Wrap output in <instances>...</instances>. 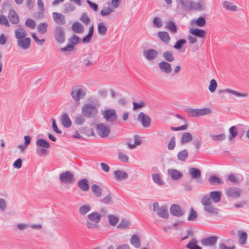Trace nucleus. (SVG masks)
Wrapping results in <instances>:
<instances>
[{
	"label": "nucleus",
	"mask_w": 249,
	"mask_h": 249,
	"mask_svg": "<svg viewBox=\"0 0 249 249\" xmlns=\"http://www.w3.org/2000/svg\"><path fill=\"white\" fill-rule=\"evenodd\" d=\"M217 237L214 236L203 238L201 240V244L205 246H213L217 242Z\"/></svg>",
	"instance_id": "nucleus-18"
},
{
	"label": "nucleus",
	"mask_w": 249,
	"mask_h": 249,
	"mask_svg": "<svg viewBox=\"0 0 249 249\" xmlns=\"http://www.w3.org/2000/svg\"><path fill=\"white\" fill-rule=\"evenodd\" d=\"M102 115L107 122H112L117 119L118 116L114 109H107L103 111Z\"/></svg>",
	"instance_id": "nucleus-8"
},
{
	"label": "nucleus",
	"mask_w": 249,
	"mask_h": 249,
	"mask_svg": "<svg viewBox=\"0 0 249 249\" xmlns=\"http://www.w3.org/2000/svg\"><path fill=\"white\" fill-rule=\"evenodd\" d=\"M97 30L100 35L104 36L107 34V28L104 23L100 22L98 24Z\"/></svg>",
	"instance_id": "nucleus-45"
},
{
	"label": "nucleus",
	"mask_w": 249,
	"mask_h": 249,
	"mask_svg": "<svg viewBox=\"0 0 249 249\" xmlns=\"http://www.w3.org/2000/svg\"><path fill=\"white\" fill-rule=\"evenodd\" d=\"M197 240L196 239H192L186 245V247L189 249H202L199 246L196 245Z\"/></svg>",
	"instance_id": "nucleus-52"
},
{
	"label": "nucleus",
	"mask_w": 249,
	"mask_h": 249,
	"mask_svg": "<svg viewBox=\"0 0 249 249\" xmlns=\"http://www.w3.org/2000/svg\"><path fill=\"white\" fill-rule=\"evenodd\" d=\"M221 92L229 93L233 94V95L236 96V97H238L247 98L249 96V94L247 93L239 92L236 91L235 90H232V89H224V90H222L221 91Z\"/></svg>",
	"instance_id": "nucleus-27"
},
{
	"label": "nucleus",
	"mask_w": 249,
	"mask_h": 249,
	"mask_svg": "<svg viewBox=\"0 0 249 249\" xmlns=\"http://www.w3.org/2000/svg\"><path fill=\"white\" fill-rule=\"evenodd\" d=\"M202 6L200 3L190 1L189 9L191 10H200Z\"/></svg>",
	"instance_id": "nucleus-53"
},
{
	"label": "nucleus",
	"mask_w": 249,
	"mask_h": 249,
	"mask_svg": "<svg viewBox=\"0 0 249 249\" xmlns=\"http://www.w3.org/2000/svg\"><path fill=\"white\" fill-rule=\"evenodd\" d=\"M141 143V141L140 138L137 136H135L134 137V142L133 143H131V141H130L128 143V146L130 149H134L136 148L137 145H139Z\"/></svg>",
	"instance_id": "nucleus-50"
},
{
	"label": "nucleus",
	"mask_w": 249,
	"mask_h": 249,
	"mask_svg": "<svg viewBox=\"0 0 249 249\" xmlns=\"http://www.w3.org/2000/svg\"><path fill=\"white\" fill-rule=\"evenodd\" d=\"M197 217L196 212L192 208L190 211L189 215L188 217L187 220L188 221H195Z\"/></svg>",
	"instance_id": "nucleus-57"
},
{
	"label": "nucleus",
	"mask_w": 249,
	"mask_h": 249,
	"mask_svg": "<svg viewBox=\"0 0 249 249\" xmlns=\"http://www.w3.org/2000/svg\"><path fill=\"white\" fill-rule=\"evenodd\" d=\"M189 172L192 179H196L198 183H202L203 180L200 178L201 172L198 169L192 167L189 169Z\"/></svg>",
	"instance_id": "nucleus-10"
},
{
	"label": "nucleus",
	"mask_w": 249,
	"mask_h": 249,
	"mask_svg": "<svg viewBox=\"0 0 249 249\" xmlns=\"http://www.w3.org/2000/svg\"><path fill=\"white\" fill-rule=\"evenodd\" d=\"M137 119L142 123L144 127H148L150 126L151 119L148 115L141 112L139 114Z\"/></svg>",
	"instance_id": "nucleus-9"
},
{
	"label": "nucleus",
	"mask_w": 249,
	"mask_h": 249,
	"mask_svg": "<svg viewBox=\"0 0 249 249\" xmlns=\"http://www.w3.org/2000/svg\"><path fill=\"white\" fill-rule=\"evenodd\" d=\"M209 136L213 141L217 142L223 141L225 140L226 138V134L224 133H222L217 135L210 134Z\"/></svg>",
	"instance_id": "nucleus-49"
},
{
	"label": "nucleus",
	"mask_w": 249,
	"mask_h": 249,
	"mask_svg": "<svg viewBox=\"0 0 249 249\" xmlns=\"http://www.w3.org/2000/svg\"><path fill=\"white\" fill-rule=\"evenodd\" d=\"M48 25L46 22H42L37 25V31L41 34H45L47 31Z\"/></svg>",
	"instance_id": "nucleus-47"
},
{
	"label": "nucleus",
	"mask_w": 249,
	"mask_h": 249,
	"mask_svg": "<svg viewBox=\"0 0 249 249\" xmlns=\"http://www.w3.org/2000/svg\"><path fill=\"white\" fill-rule=\"evenodd\" d=\"M185 112L187 114L188 117H196L207 115L212 113V110L209 108H186L185 109Z\"/></svg>",
	"instance_id": "nucleus-4"
},
{
	"label": "nucleus",
	"mask_w": 249,
	"mask_h": 249,
	"mask_svg": "<svg viewBox=\"0 0 249 249\" xmlns=\"http://www.w3.org/2000/svg\"><path fill=\"white\" fill-rule=\"evenodd\" d=\"M59 180L63 183L71 184L74 181L75 178L72 172L66 171L60 174Z\"/></svg>",
	"instance_id": "nucleus-7"
},
{
	"label": "nucleus",
	"mask_w": 249,
	"mask_h": 249,
	"mask_svg": "<svg viewBox=\"0 0 249 249\" xmlns=\"http://www.w3.org/2000/svg\"><path fill=\"white\" fill-rule=\"evenodd\" d=\"M153 26L156 28H160L162 26V23L160 19L158 17H155L153 21Z\"/></svg>",
	"instance_id": "nucleus-61"
},
{
	"label": "nucleus",
	"mask_w": 249,
	"mask_h": 249,
	"mask_svg": "<svg viewBox=\"0 0 249 249\" xmlns=\"http://www.w3.org/2000/svg\"><path fill=\"white\" fill-rule=\"evenodd\" d=\"M94 32V28L93 26L91 25L89 30V33L87 36H86L85 37H84L82 39V42L84 43H89L90 42L91 40V38Z\"/></svg>",
	"instance_id": "nucleus-38"
},
{
	"label": "nucleus",
	"mask_w": 249,
	"mask_h": 249,
	"mask_svg": "<svg viewBox=\"0 0 249 249\" xmlns=\"http://www.w3.org/2000/svg\"><path fill=\"white\" fill-rule=\"evenodd\" d=\"M208 181L211 184L213 185H219L223 183L221 178L215 175L210 176L208 179Z\"/></svg>",
	"instance_id": "nucleus-37"
},
{
	"label": "nucleus",
	"mask_w": 249,
	"mask_h": 249,
	"mask_svg": "<svg viewBox=\"0 0 249 249\" xmlns=\"http://www.w3.org/2000/svg\"><path fill=\"white\" fill-rule=\"evenodd\" d=\"M157 35L159 38L165 43L168 44L170 42L171 38L167 32H159Z\"/></svg>",
	"instance_id": "nucleus-28"
},
{
	"label": "nucleus",
	"mask_w": 249,
	"mask_h": 249,
	"mask_svg": "<svg viewBox=\"0 0 249 249\" xmlns=\"http://www.w3.org/2000/svg\"><path fill=\"white\" fill-rule=\"evenodd\" d=\"M8 18L13 24H17L19 22V17L14 10H10Z\"/></svg>",
	"instance_id": "nucleus-26"
},
{
	"label": "nucleus",
	"mask_w": 249,
	"mask_h": 249,
	"mask_svg": "<svg viewBox=\"0 0 249 249\" xmlns=\"http://www.w3.org/2000/svg\"><path fill=\"white\" fill-rule=\"evenodd\" d=\"M165 28L171 33L175 34L177 32V28L175 23L173 21H169L166 22Z\"/></svg>",
	"instance_id": "nucleus-41"
},
{
	"label": "nucleus",
	"mask_w": 249,
	"mask_h": 249,
	"mask_svg": "<svg viewBox=\"0 0 249 249\" xmlns=\"http://www.w3.org/2000/svg\"><path fill=\"white\" fill-rule=\"evenodd\" d=\"M31 42V38L28 37L17 40V45L22 50H27L30 48Z\"/></svg>",
	"instance_id": "nucleus-11"
},
{
	"label": "nucleus",
	"mask_w": 249,
	"mask_h": 249,
	"mask_svg": "<svg viewBox=\"0 0 249 249\" xmlns=\"http://www.w3.org/2000/svg\"><path fill=\"white\" fill-rule=\"evenodd\" d=\"M85 121V120L84 118V116L81 115H79L78 116H77L75 118V120H74V122L75 123L77 124V125H82L84 122Z\"/></svg>",
	"instance_id": "nucleus-63"
},
{
	"label": "nucleus",
	"mask_w": 249,
	"mask_h": 249,
	"mask_svg": "<svg viewBox=\"0 0 249 249\" xmlns=\"http://www.w3.org/2000/svg\"><path fill=\"white\" fill-rule=\"evenodd\" d=\"M91 190L93 195L97 197H100L102 196V190L100 187L97 184H93L91 186Z\"/></svg>",
	"instance_id": "nucleus-42"
},
{
	"label": "nucleus",
	"mask_w": 249,
	"mask_h": 249,
	"mask_svg": "<svg viewBox=\"0 0 249 249\" xmlns=\"http://www.w3.org/2000/svg\"><path fill=\"white\" fill-rule=\"evenodd\" d=\"M26 27L32 29H35L36 27V22L34 20L31 18H28L25 23Z\"/></svg>",
	"instance_id": "nucleus-59"
},
{
	"label": "nucleus",
	"mask_w": 249,
	"mask_h": 249,
	"mask_svg": "<svg viewBox=\"0 0 249 249\" xmlns=\"http://www.w3.org/2000/svg\"><path fill=\"white\" fill-rule=\"evenodd\" d=\"M86 95V89H85L74 87L72 88L71 92V98L75 102L71 107V110L74 112L77 108L78 104L80 100L83 99Z\"/></svg>",
	"instance_id": "nucleus-1"
},
{
	"label": "nucleus",
	"mask_w": 249,
	"mask_h": 249,
	"mask_svg": "<svg viewBox=\"0 0 249 249\" xmlns=\"http://www.w3.org/2000/svg\"><path fill=\"white\" fill-rule=\"evenodd\" d=\"M188 156V153L187 151L185 149H184L178 153V159L180 161H184L186 160Z\"/></svg>",
	"instance_id": "nucleus-51"
},
{
	"label": "nucleus",
	"mask_w": 249,
	"mask_h": 249,
	"mask_svg": "<svg viewBox=\"0 0 249 249\" xmlns=\"http://www.w3.org/2000/svg\"><path fill=\"white\" fill-rule=\"evenodd\" d=\"M47 148L37 147L36 149V155L38 157H42L43 156L47 155L49 152Z\"/></svg>",
	"instance_id": "nucleus-54"
},
{
	"label": "nucleus",
	"mask_w": 249,
	"mask_h": 249,
	"mask_svg": "<svg viewBox=\"0 0 249 249\" xmlns=\"http://www.w3.org/2000/svg\"><path fill=\"white\" fill-rule=\"evenodd\" d=\"M217 82L214 79H212L210 81V85L209 86V89L211 91V92H214L217 88Z\"/></svg>",
	"instance_id": "nucleus-60"
},
{
	"label": "nucleus",
	"mask_w": 249,
	"mask_h": 249,
	"mask_svg": "<svg viewBox=\"0 0 249 249\" xmlns=\"http://www.w3.org/2000/svg\"><path fill=\"white\" fill-rule=\"evenodd\" d=\"M97 134L102 138L107 137L110 133L109 126L104 123H99L96 125Z\"/></svg>",
	"instance_id": "nucleus-6"
},
{
	"label": "nucleus",
	"mask_w": 249,
	"mask_h": 249,
	"mask_svg": "<svg viewBox=\"0 0 249 249\" xmlns=\"http://www.w3.org/2000/svg\"><path fill=\"white\" fill-rule=\"evenodd\" d=\"M36 145L37 147L49 148L50 144L49 142L43 139H38L36 141Z\"/></svg>",
	"instance_id": "nucleus-36"
},
{
	"label": "nucleus",
	"mask_w": 249,
	"mask_h": 249,
	"mask_svg": "<svg viewBox=\"0 0 249 249\" xmlns=\"http://www.w3.org/2000/svg\"><path fill=\"white\" fill-rule=\"evenodd\" d=\"M77 185L84 192H86L89 189L88 181L86 178L80 180L77 183Z\"/></svg>",
	"instance_id": "nucleus-30"
},
{
	"label": "nucleus",
	"mask_w": 249,
	"mask_h": 249,
	"mask_svg": "<svg viewBox=\"0 0 249 249\" xmlns=\"http://www.w3.org/2000/svg\"><path fill=\"white\" fill-rule=\"evenodd\" d=\"M152 179L153 181L158 185L161 186L164 184V182L161 178L160 176L158 173L152 175Z\"/></svg>",
	"instance_id": "nucleus-46"
},
{
	"label": "nucleus",
	"mask_w": 249,
	"mask_h": 249,
	"mask_svg": "<svg viewBox=\"0 0 249 249\" xmlns=\"http://www.w3.org/2000/svg\"><path fill=\"white\" fill-rule=\"evenodd\" d=\"M87 227L89 229H95L99 227L98 223L88 221L86 222Z\"/></svg>",
	"instance_id": "nucleus-64"
},
{
	"label": "nucleus",
	"mask_w": 249,
	"mask_h": 249,
	"mask_svg": "<svg viewBox=\"0 0 249 249\" xmlns=\"http://www.w3.org/2000/svg\"><path fill=\"white\" fill-rule=\"evenodd\" d=\"M80 40V37L76 35H73L71 37H70L68 39L69 43H70L74 47L75 45H76L79 43Z\"/></svg>",
	"instance_id": "nucleus-55"
},
{
	"label": "nucleus",
	"mask_w": 249,
	"mask_h": 249,
	"mask_svg": "<svg viewBox=\"0 0 249 249\" xmlns=\"http://www.w3.org/2000/svg\"><path fill=\"white\" fill-rule=\"evenodd\" d=\"M212 202L214 203H217L220 202L221 197V192L219 191H214L210 192V195H208Z\"/></svg>",
	"instance_id": "nucleus-24"
},
{
	"label": "nucleus",
	"mask_w": 249,
	"mask_h": 249,
	"mask_svg": "<svg viewBox=\"0 0 249 249\" xmlns=\"http://www.w3.org/2000/svg\"><path fill=\"white\" fill-rule=\"evenodd\" d=\"M91 206L89 204H85L80 207L79 209V213L81 215H85L91 210Z\"/></svg>",
	"instance_id": "nucleus-44"
},
{
	"label": "nucleus",
	"mask_w": 249,
	"mask_h": 249,
	"mask_svg": "<svg viewBox=\"0 0 249 249\" xmlns=\"http://www.w3.org/2000/svg\"><path fill=\"white\" fill-rule=\"evenodd\" d=\"M54 21L58 25H62L65 24V17L61 13L53 12L52 14Z\"/></svg>",
	"instance_id": "nucleus-17"
},
{
	"label": "nucleus",
	"mask_w": 249,
	"mask_h": 249,
	"mask_svg": "<svg viewBox=\"0 0 249 249\" xmlns=\"http://www.w3.org/2000/svg\"><path fill=\"white\" fill-rule=\"evenodd\" d=\"M153 211L161 218L167 219L169 216L168 208L165 205L160 207L158 202H155L153 205Z\"/></svg>",
	"instance_id": "nucleus-5"
},
{
	"label": "nucleus",
	"mask_w": 249,
	"mask_h": 249,
	"mask_svg": "<svg viewBox=\"0 0 249 249\" xmlns=\"http://www.w3.org/2000/svg\"><path fill=\"white\" fill-rule=\"evenodd\" d=\"M177 8L185 10H189L190 1L188 0H177Z\"/></svg>",
	"instance_id": "nucleus-31"
},
{
	"label": "nucleus",
	"mask_w": 249,
	"mask_h": 249,
	"mask_svg": "<svg viewBox=\"0 0 249 249\" xmlns=\"http://www.w3.org/2000/svg\"><path fill=\"white\" fill-rule=\"evenodd\" d=\"M61 122L62 125L66 128L70 127L71 125V121L67 113H64L62 115Z\"/></svg>",
	"instance_id": "nucleus-29"
},
{
	"label": "nucleus",
	"mask_w": 249,
	"mask_h": 249,
	"mask_svg": "<svg viewBox=\"0 0 249 249\" xmlns=\"http://www.w3.org/2000/svg\"><path fill=\"white\" fill-rule=\"evenodd\" d=\"M167 174L174 180H179L183 176V174L181 172L173 168L168 169Z\"/></svg>",
	"instance_id": "nucleus-14"
},
{
	"label": "nucleus",
	"mask_w": 249,
	"mask_h": 249,
	"mask_svg": "<svg viewBox=\"0 0 249 249\" xmlns=\"http://www.w3.org/2000/svg\"><path fill=\"white\" fill-rule=\"evenodd\" d=\"M54 37L57 42L63 43L65 40V33L62 27H57L54 31Z\"/></svg>",
	"instance_id": "nucleus-12"
},
{
	"label": "nucleus",
	"mask_w": 249,
	"mask_h": 249,
	"mask_svg": "<svg viewBox=\"0 0 249 249\" xmlns=\"http://www.w3.org/2000/svg\"><path fill=\"white\" fill-rule=\"evenodd\" d=\"M193 140V136L190 132H184L182 134L181 142L184 144L191 142Z\"/></svg>",
	"instance_id": "nucleus-35"
},
{
	"label": "nucleus",
	"mask_w": 249,
	"mask_h": 249,
	"mask_svg": "<svg viewBox=\"0 0 249 249\" xmlns=\"http://www.w3.org/2000/svg\"><path fill=\"white\" fill-rule=\"evenodd\" d=\"M170 212L172 215L180 217L184 214V211L177 204H173L170 208Z\"/></svg>",
	"instance_id": "nucleus-16"
},
{
	"label": "nucleus",
	"mask_w": 249,
	"mask_h": 249,
	"mask_svg": "<svg viewBox=\"0 0 249 249\" xmlns=\"http://www.w3.org/2000/svg\"><path fill=\"white\" fill-rule=\"evenodd\" d=\"M15 37L17 40L26 37L27 33L23 28H18L14 32Z\"/></svg>",
	"instance_id": "nucleus-22"
},
{
	"label": "nucleus",
	"mask_w": 249,
	"mask_h": 249,
	"mask_svg": "<svg viewBox=\"0 0 249 249\" xmlns=\"http://www.w3.org/2000/svg\"><path fill=\"white\" fill-rule=\"evenodd\" d=\"M159 69L161 72L166 74H169L172 71L171 65L166 61H161L158 64Z\"/></svg>",
	"instance_id": "nucleus-15"
},
{
	"label": "nucleus",
	"mask_w": 249,
	"mask_h": 249,
	"mask_svg": "<svg viewBox=\"0 0 249 249\" xmlns=\"http://www.w3.org/2000/svg\"><path fill=\"white\" fill-rule=\"evenodd\" d=\"M118 158L120 160L123 162L126 163L128 162V157L121 152H118Z\"/></svg>",
	"instance_id": "nucleus-58"
},
{
	"label": "nucleus",
	"mask_w": 249,
	"mask_h": 249,
	"mask_svg": "<svg viewBox=\"0 0 249 249\" xmlns=\"http://www.w3.org/2000/svg\"><path fill=\"white\" fill-rule=\"evenodd\" d=\"M114 8L112 6L104 7L100 11V15L102 17L109 16L114 12Z\"/></svg>",
	"instance_id": "nucleus-43"
},
{
	"label": "nucleus",
	"mask_w": 249,
	"mask_h": 249,
	"mask_svg": "<svg viewBox=\"0 0 249 249\" xmlns=\"http://www.w3.org/2000/svg\"><path fill=\"white\" fill-rule=\"evenodd\" d=\"M206 20L204 18L202 17H199L197 19H193L191 21V25H195L200 27H202L206 25Z\"/></svg>",
	"instance_id": "nucleus-33"
},
{
	"label": "nucleus",
	"mask_w": 249,
	"mask_h": 249,
	"mask_svg": "<svg viewBox=\"0 0 249 249\" xmlns=\"http://www.w3.org/2000/svg\"><path fill=\"white\" fill-rule=\"evenodd\" d=\"M158 54V52L153 49H150L143 52L145 57L149 61L155 59L157 57Z\"/></svg>",
	"instance_id": "nucleus-19"
},
{
	"label": "nucleus",
	"mask_w": 249,
	"mask_h": 249,
	"mask_svg": "<svg viewBox=\"0 0 249 249\" xmlns=\"http://www.w3.org/2000/svg\"><path fill=\"white\" fill-rule=\"evenodd\" d=\"M130 244L135 248H139L141 246V241L137 235H133L130 239Z\"/></svg>",
	"instance_id": "nucleus-40"
},
{
	"label": "nucleus",
	"mask_w": 249,
	"mask_h": 249,
	"mask_svg": "<svg viewBox=\"0 0 249 249\" xmlns=\"http://www.w3.org/2000/svg\"><path fill=\"white\" fill-rule=\"evenodd\" d=\"M222 7L229 11H235L237 10V6L233 3L229 1H224L222 3Z\"/></svg>",
	"instance_id": "nucleus-34"
},
{
	"label": "nucleus",
	"mask_w": 249,
	"mask_h": 249,
	"mask_svg": "<svg viewBox=\"0 0 249 249\" xmlns=\"http://www.w3.org/2000/svg\"><path fill=\"white\" fill-rule=\"evenodd\" d=\"M186 43V41L185 39H180L176 42L174 48L177 50H180Z\"/></svg>",
	"instance_id": "nucleus-56"
},
{
	"label": "nucleus",
	"mask_w": 249,
	"mask_h": 249,
	"mask_svg": "<svg viewBox=\"0 0 249 249\" xmlns=\"http://www.w3.org/2000/svg\"><path fill=\"white\" fill-rule=\"evenodd\" d=\"M108 220L111 225L115 226L118 222L119 219L118 217L115 215H109L108 216Z\"/></svg>",
	"instance_id": "nucleus-62"
},
{
	"label": "nucleus",
	"mask_w": 249,
	"mask_h": 249,
	"mask_svg": "<svg viewBox=\"0 0 249 249\" xmlns=\"http://www.w3.org/2000/svg\"><path fill=\"white\" fill-rule=\"evenodd\" d=\"M113 175L116 180L120 181L127 178L128 174L121 170H116L113 172Z\"/></svg>",
	"instance_id": "nucleus-20"
},
{
	"label": "nucleus",
	"mask_w": 249,
	"mask_h": 249,
	"mask_svg": "<svg viewBox=\"0 0 249 249\" xmlns=\"http://www.w3.org/2000/svg\"><path fill=\"white\" fill-rule=\"evenodd\" d=\"M72 31L76 34H82L84 32V26L78 21L74 22L71 27Z\"/></svg>",
	"instance_id": "nucleus-21"
},
{
	"label": "nucleus",
	"mask_w": 249,
	"mask_h": 249,
	"mask_svg": "<svg viewBox=\"0 0 249 249\" xmlns=\"http://www.w3.org/2000/svg\"><path fill=\"white\" fill-rule=\"evenodd\" d=\"M241 193V190L234 187H230L226 191L227 196L233 198L239 197Z\"/></svg>",
	"instance_id": "nucleus-13"
},
{
	"label": "nucleus",
	"mask_w": 249,
	"mask_h": 249,
	"mask_svg": "<svg viewBox=\"0 0 249 249\" xmlns=\"http://www.w3.org/2000/svg\"><path fill=\"white\" fill-rule=\"evenodd\" d=\"M87 217L91 222L99 223L101 221V214L97 212H93L89 214Z\"/></svg>",
	"instance_id": "nucleus-25"
},
{
	"label": "nucleus",
	"mask_w": 249,
	"mask_h": 249,
	"mask_svg": "<svg viewBox=\"0 0 249 249\" xmlns=\"http://www.w3.org/2000/svg\"><path fill=\"white\" fill-rule=\"evenodd\" d=\"M189 32L192 35L199 38H203L206 35L205 31L199 28H191Z\"/></svg>",
	"instance_id": "nucleus-23"
},
{
	"label": "nucleus",
	"mask_w": 249,
	"mask_h": 249,
	"mask_svg": "<svg viewBox=\"0 0 249 249\" xmlns=\"http://www.w3.org/2000/svg\"><path fill=\"white\" fill-rule=\"evenodd\" d=\"M237 235L239 243L241 245L245 244L247 242V233L242 230H239L238 231Z\"/></svg>",
	"instance_id": "nucleus-32"
},
{
	"label": "nucleus",
	"mask_w": 249,
	"mask_h": 249,
	"mask_svg": "<svg viewBox=\"0 0 249 249\" xmlns=\"http://www.w3.org/2000/svg\"><path fill=\"white\" fill-rule=\"evenodd\" d=\"M201 203L204 206V211L211 215H216L218 213V209L212 204V201L208 195H205L201 200Z\"/></svg>",
	"instance_id": "nucleus-3"
},
{
	"label": "nucleus",
	"mask_w": 249,
	"mask_h": 249,
	"mask_svg": "<svg viewBox=\"0 0 249 249\" xmlns=\"http://www.w3.org/2000/svg\"><path fill=\"white\" fill-rule=\"evenodd\" d=\"M163 57L164 59L168 62H172L175 60L173 56V53L172 51H166L163 53Z\"/></svg>",
	"instance_id": "nucleus-48"
},
{
	"label": "nucleus",
	"mask_w": 249,
	"mask_h": 249,
	"mask_svg": "<svg viewBox=\"0 0 249 249\" xmlns=\"http://www.w3.org/2000/svg\"><path fill=\"white\" fill-rule=\"evenodd\" d=\"M229 140L232 142L238 135V129L235 126H232L229 129Z\"/></svg>",
	"instance_id": "nucleus-39"
},
{
	"label": "nucleus",
	"mask_w": 249,
	"mask_h": 249,
	"mask_svg": "<svg viewBox=\"0 0 249 249\" xmlns=\"http://www.w3.org/2000/svg\"><path fill=\"white\" fill-rule=\"evenodd\" d=\"M82 115L88 118H94L98 114V106L93 103L85 104L81 108Z\"/></svg>",
	"instance_id": "nucleus-2"
}]
</instances>
